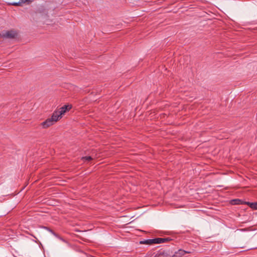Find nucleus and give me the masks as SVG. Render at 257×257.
I'll use <instances>...</instances> for the list:
<instances>
[{"label": "nucleus", "mask_w": 257, "mask_h": 257, "mask_svg": "<svg viewBox=\"0 0 257 257\" xmlns=\"http://www.w3.org/2000/svg\"><path fill=\"white\" fill-rule=\"evenodd\" d=\"M72 107L71 104H67L57 109L53 112L51 117L48 118L46 120L41 123V126L45 128L53 125L60 119L67 111L70 110Z\"/></svg>", "instance_id": "f257e3e1"}, {"label": "nucleus", "mask_w": 257, "mask_h": 257, "mask_svg": "<svg viewBox=\"0 0 257 257\" xmlns=\"http://www.w3.org/2000/svg\"><path fill=\"white\" fill-rule=\"evenodd\" d=\"M17 35V33L16 31L14 30L8 31L6 32V33L4 35V36L7 38H15Z\"/></svg>", "instance_id": "f03ea898"}, {"label": "nucleus", "mask_w": 257, "mask_h": 257, "mask_svg": "<svg viewBox=\"0 0 257 257\" xmlns=\"http://www.w3.org/2000/svg\"><path fill=\"white\" fill-rule=\"evenodd\" d=\"M190 251H185L183 249H179L177 251L175 252L172 257H181L185 253H189Z\"/></svg>", "instance_id": "7ed1b4c3"}, {"label": "nucleus", "mask_w": 257, "mask_h": 257, "mask_svg": "<svg viewBox=\"0 0 257 257\" xmlns=\"http://www.w3.org/2000/svg\"><path fill=\"white\" fill-rule=\"evenodd\" d=\"M171 239L169 237H166V238H156V244H160L164 243L167 241H169L171 240Z\"/></svg>", "instance_id": "20e7f679"}, {"label": "nucleus", "mask_w": 257, "mask_h": 257, "mask_svg": "<svg viewBox=\"0 0 257 257\" xmlns=\"http://www.w3.org/2000/svg\"><path fill=\"white\" fill-rule=\"evenodd\" d=\"M156 238L154 239H149L145 240L143 242L146 244H156Z\"/></svg>", "instance_id": "39448f33"}, {"label": "nucleus", "mask_w": 257, "mask_h": 257, "mask_svg": "<svg viewBox=\"0 0 257 257\" xmlns=\"http://www.w3.org/2000/svg\"><path fill=\"white\" fill-rule=\"evenodd\" d=\"M27 1V0H20V2H19L18 3H13L11 4V5L12 6H19L21 5L22 3H24Z\"/></svg>", "instance_id": "423d86ee"}, {"label": "nucleus", "mask_w": 257, "mask_h": 257, "mask_svg": "<svg viewBox=\"0 0 257 257\" xmlns=\"http://www.w3.org/2000/svg\"><path fill=\"white\" fill-rule=\"evenodd\" d=\"M81 159L84 161V162H90L91 160H92V158L90 156H86V157H82Z\"/></svg>", "instance_id": "0eeeda50"}, {"label": "nucleus", "mask_w": 257, "mask_h": 257, "mask_svg": "<svg viewBox=\"0 0 257 257\" xmlns=\"http://www.w3.org/2000/svg\"><path fill=\"white\" fill-rule=\"evenodd\" d=\"M251 208L257 209V202L249 203Z\"/></svg>", "instance_id": "6e6552de"}, {"label": "nucleus", "mask_w": 257, "mask_h": 257, "mask_svg": "<svg viewBox=\"0 0 257 257\" xmlns=\"http://www.w3.org/2000/svg\"><path fill=\"white\" fill-rule=\"evenodd\" d=\"M51 233H52V234H53L54 236H55L57 237V234H56V233H55L53 230H52V232H51Z\"/></svg>", "instance_id": "1a4fd4ad"}, {"label": "nucleus", "mask_w": 257, "mask_h": 257, "mask_svg": "<svg viewBox=\"0 0 257 257\" xmlns=\"http://www.w3.org/2000/svg\"><path fill=\"white\" fill-rule=\"evenodd\" d=\"M48 230L49 231H50L51 233V232H52V230H51V229H48Z\"/></svg>", "instance_id": "9d476101"}, {"label": "nucleus", "mask_w": 257, "mask_h": 257, "mask_svg": "<svg viewBox=\"0 0 257 257\" xmlns=\"http://www.w3.org/2000/svg\"><path fill=\"white\" fill-rule=\"evenodd\" d=\"M234 201H239L240 200H234Z\"/></svg>", "instance_id": "9b49d317"}]
</instances>
